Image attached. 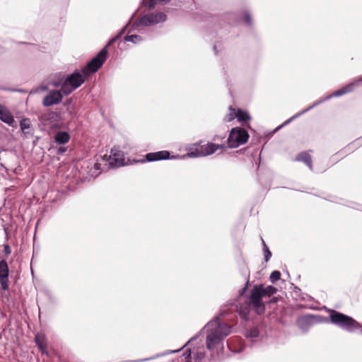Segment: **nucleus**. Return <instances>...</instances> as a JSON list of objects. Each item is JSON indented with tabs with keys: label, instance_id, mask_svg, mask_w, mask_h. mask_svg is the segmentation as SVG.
<instances>
[{
	"label": "nucleus",
	"instance_id": "1",
	"mask_svg": "<svg viewBox=\"0 0 362 362\" xmlns=\"http://www.w3.org/2000/svg\"><path fill=\"white\" fill-rule=\"evenodd\" d=\"M232 327L222 322L219 317H216L209 322L200 332H205L206 349L213 354L222 352L224 339L231 333Z\"/></svg>",
	"mask_w": 362,
	"mask_h": 362
},
{
	"label": "nucleus",
	"instance_id": "2",
	"mask_svg": "<svg viewBox=\"0 0 362 362\" xmlns=\"http://www.w3.org/2000/svg\"><path fill=\"white\" fill-rule=\"evenodd\" d=\"M361 83H362V76H361L358 78L354 80V81H352V82L345 85L341 88L334 91L332 94H329V95H327L325 98H322V99H320V100H319L317 101H315L314 103H313L311 105L308 107L306 109H305V110H302L301 112L296 114L295 115L291 117L290 119L286 120L280 127H277L276 129V130H278L280 128H281L282 127L289 124L293 119L298 118L300 115L305 114L308 111L310 110L311 109H313V107H316L317 105L324 103L325 101L331 99L332 98L339 97V96H341V95H343L344 94H346V93L352 92L356 87H358L359 86H361Z\"/></svg>",
	"mask_w": 362,
	"mask_h": 362
},
{
	"label": "nucleus",
	"instance_id": "3",
	"mask_svg": "<svg viewBox=\"0 0 362 362\" xmlns=\"http://www.w3.org/2000/svg\"><path fill=\"white\" fill-rule=\"evenodd\" d=\"M88 77L82 69L81 70H75L73 73L66 75L64 79L54 83L53 86L56 88L61 87L63 94L68 95L79 88Z\"/></svg>",
	"mask_w": 362,
	"mask_h": 362
},
{
	"label": "nucleus",
	"instance_id": "4",
	"mask_svg": "<svg viewBox=\"0 0 362 362\" xmlns=\"http://www.w3.org/2000/svg\"><path fill=\"white\" fill-rule=\"evenodd\" d=\"M126 27H124L119 33L110 40L107 45L82 69L83 71L86 73L88 76L91 74L96 72L102 66L107 57V47L115 42L122 36V35L124 33Z\"/></svg>",
	"mask_w": 362,
	"mask_h": 362
},
{
	"label": "nucleus",
	"instance_id": "5",
	"mask_svg": "<svg viewBox=\"0 0 362 362\" xmlns=\"http://www.w3.org/2000/svg\"><path fill=\"white\" fill-rule=\"evenodd\" d=\"M329 320L332 324L348 332H354L361 327V325L351 317L335 310L331 312Z\"/></svg>",
	"mask_w": 362,
	"mask_h": 362
},
{
	"label": "nucleus",
	"instance_id": "6",
	"mask_svg": "<svg viewBox=\"0 0 362 362\" xmlns=\"http://www.w3.org/2000/svg\"><path fill=\"white\" fill-rule=\"evenodd\" d=\"M167 20V16L160 11L147 13L141 16L134 23L135 29L139 32L142 31V27H149L160 23L165 22Z\"/></svg>",
	"mask_w": 362,
	"mask_h": 362
},
{
	"label": "nucleus",
	"instance_id": "7",
	"mask_svg": "<svg viewBox=\"0 0 362 362\" xmlns=\"http://www.w3.org/2000/svg\"><path fill=\"white\" fill-rule=\"evenodd\" d=\"M249 139L247 132L240 127L233 128L228 138V145L230 148H235L245 144Z\"/></svg>",
	"mask_w": 362,
	"mask_h": 362
},
{
	"label": "nucleus",
	"instance_id": "8",
	"mask_svg": "<svg viewBox=\"0 0 362 362\" xmlns=\"http://www.w3.org/2000/svg\"><path fill=\"white\" fill-rule=\"evenodd\" d=\"M263 297L264 295L262 291V285L254 286L250 291V302L249 303L252 305L257 314H262L265 310L264 305L262 300Z\"/></svg>",
	"mask_w": 362,
	"mask_h": 362
},
{
	"label": "nucleus",
	"instance_id": "9",
	"mask_svg": "<svg viewBox=\"0 0 362 362\" xmlns=\"http://www.w3.org/2000/svg\"><path fill=\"white\" fill-rule=\"evenodd\" d=\"M63 95L62 91L60 90H51L48 94L43 98L42 105L45 107H49L57 105L62 101Z\"/></svg>",
	"mask_w": 362,
	"mask_h": 362
},
{
	"label": "nucleus",
	"instance_id": "10",
	"mask_svg": "<svg viewBox=\"0 0 362 362\" xmlns=\"http://www.w3.org/2000/svg\"><path fill=\"white\" fill-rule=\"evenodd\" d=\"M109 163L112 167H120L125 165L124 153L117 147L112 148L109 156Z\"/></svg>",
	"mask_w": 362,
	"mask_h": 362
},
{
	"label": "nucleus",
	"instance_id": "11",
	"mask_svg": "<svg viewBox=\"0 0 362 362\" xmlns=\"http://www.w3.org/2000/svg\"><path fill=\"white\" fill-rule=\"evenodd\" d=\"M197 338H198V334L194 336V337H193L185 345H183L181 348H180L178 349H176V350H168V351H167L165 352L158 354H156V355H154L153 356H151V357H148V358H142V359L136 360V361H132L130 362H144V361H148L153 360V359H156V358H158L159 357L164 356H166V355H168V354H170L177 353V352L180 351L182 349H183L185 346H186L188 344H189L192 341L195 340Z\"/></svg>",
	"mask_w": 362,
	"mask_h": 362
},
{
	"label": "nucleus",
	"instance_id": "12",
	"mask_svg": "<svg viewBox=\"0 0 362 362\" xmlns=\"http://www.w3.org/2000/svg\"><path fill=\"white\" fill-rule=\"evenodd\" d=\"M202 146L204 152H202L201 155H204L205 156L214 153L218 149L223 150L226 148V146L224 144H216L210 142L206 144L202 145Z\"/></svg>",
	"mask_w": 362,
	"mask_h": 362
},
{
	"label": "nucleus",
	"instance_id": "13",
	"mask_svg": "<svg viewBox=\"0 0 362 362\" xmlns=\"http://www.w3.org/2000/svg\"><path fill=\"white\" fill-rule=\"evenodd\" d=\"M204 152L202 145L194 144L188 148V152L183 156L184 158H198L204 157L201 155Z\"/></svg>",
	"mask_w": 362,
	"mask_h": 362
},
{
	"label": "nucleus",
	"instance_id": "14",
	"mask_svg": "<svg viewBox=\"0 0 362 362\" xmlns=\"http://www.w3.org/2000/svg\"><path fill=\"white\" fill-rule=\"evenodd\" d=\"M0 120L10 126H13L15 122L10 111L5 106L1 105H0Z\"/></svg>",
	"mask_w": 362,
	"mask_h": 362
},
{
	"label": "nucleus",
	"instance_id": "15",
	"mask_svg": "<svg viewBox=\"0 0 362 362\" xmlns=\"http://www.w3.org/2000/svg\"><path fill=\"white\" fill-rule=\"evenodd\" d=\"M170 156V153L167 151H161L154 153H147L146 156V159L147 161L152 162L156 160H160L168 158Z\"/></svg>",
	"mask_w": 362,
	"mask_h": 362
},
{
	"label": "nucleus",
	"instance_id": "16",
	"mask_svg": "<svg viewBox=\"0 0 362 362\" xmlns=\"http://www.w3.org/2000/svg\"><path fill=\"white\" fill-rule=\"evenodd\" d=\"M21 129L25 136L33 135L34 129L31 128L30 121L28 118H24L20 122Z\"/></svg>",
	"mask_w": 362,
	"mask_h": 362
},
{
	"label": "nucleus",
	"instance_id": "17",
	"mask_svg": "<svg viewBox=\"0 0 362 362\" xmlns=\"http://www.w3.org/2000/svg\"><path fill=\"white\" fill-rule=\"evenodd\" d=\"M298 161H302L305 165H308V167L312 170L313 169V165H312V159L311 156L306 152L300 153L298 155V156L296 158Z\"/></svg>",
	"mask_w": 362,
	"mask_h": 362
},
{
	"label": "nucleus",
	"instance_id": "18",
	"mask_svg": "<svg viewBox=\"0 0 362 362\" xmlns=\"http://www.w3.org/2000/svg\"><path fill=\"white\" fill-rule=\"evenodd\" d=\"M194 362H203L205 358V351L203 347L200 349H194L192 351Z\"/></svg>",
	"mask_w": 362,
	"mask_h": 362
},
{
	"label": "nucleus",
	"instance_id": "19",
	"mask_svg": "<svg viewBox=\"0 0 362 362\" xmlns=\"http://www.w3.org/2000/svg\"><path fill=\"white\" fill-rule=\"evenodd\" d=\"M69 139L70 136L66 132H57L54 137L55 141L59 144H66L69 141Z\"/></svg>",
	"mask_w": 362,
	"mask_h": 362
},
{
	"label": "nucleus",
	"instance_id": "20",
	"mask_svg": "<svg viewBox=\"0 0 362 362\" xmlns=\"http://www.w3.org/2000/svg\"><path fill=\"white\" fill-rule=\"evenodd\" d=\"M250 304L249 303H245L244 305H240L238 313L240 317L243 320H247L249 317V313L250 310Z\"/></svg>",
	"mask_w": 362,
	"mask_h": 362
},
{
	"label": "nucleus",
	"instance_id": "21",
	"mask_svg": "<svg viewBox=\"0 0 362 362\" xmlns=\"http://www.w3.org/2000/svg\"><path fill=\"white\" fill-rule=\"evenodd\" d=\"M170 0H142V6L151 9L156 6L158 1H160L162 4H166Z\"/></svg>",
	"mask_w": 362,
	"mask_h": 362
},
{
	"label": "nucleus",
	"instance_id": "22",
	"mask_svg": "<svg viewBox=\"0 0 362 362\" xmlns=\"http://www.w3.org/2000/svg\"><path fill=\"white\" fill-rule=\"evenodd\" d=\"M126 42H131L134 44H139L143 41L142 37L139 35H128L124 37Z\"/></svg>",
	"mask_w": 362,
	"mask_h": 362
},
{
	"label": "nucleus",
	"instance_id": "23",
	"mask_svg": "<svg viewBox=\"0 0 362 362\" xmlns=\"http://www.w3.org/2000/svg\"><path fill=\"white\" fill-rule=\"evenodd\" d=\"M236 117L240 122H245L250 119L249 113L240 109L237 111Z\"/></svg>",
	"mask_w": 362,
	"mask_h": 362
},
{
	"label": "nucleus",
	"instance_id": "24",
	"mask_svg": "<svg viewBox=\"0 0 362 362\" xmlns=\"http://www.w3.org/2000/svg\"><path fill=\"white\" fill-rule=\"evenodd\" d=\"M8 264L5 260L0 262V277H8Z\"/></svg>",
	"mask_w": 362,
	"mask_h": 362
},
{
	"label": "nucleus",
	"instance_id": "25",
	"mask_svg": "<svg viewBox=\"0 0 362 362\" xmlns=\"http://www.w3.org/2000/svg\"><path fill=\"white\" fill-rule=\"evenodd\" d=\"M262 291L264 296H271L276 293L277 289L273 286H267V287H263L262 285Z\"/></svg>",
	"mask_w": 362,
	"mask_h": 362
},
{
	"label": "nucleus",
	"instance_id": "26",
	"mask_svg": "<svg viewBox=\"0 0 362 362\" xmlns=\"http://www.w3.org/2000/svg\"><path fill=\"white\" fill-rule=\"evenodd\" d=\"M299 325L301 329L306 332L309 327V320L307 317L301 318L299 320Z\"/></svg>",
	"mask_w": 362,
	"mask_h": 362
},
{
	"label": "nucleus",
	"instance_id": "27",
	"mask_svg": "<svg viewBox=\"0 0 362 362\" xmlns=\"http://www.w3.org/2000/svg\"><path fill=\"white\" fill-rule=\"evenodd\" d=\"M259 336V332L257 328H252L250 330H247L245 333V337L247 338H257Z\"/></svg>",
	"mask_w": 362,
	"mask_h": 362
},
{
	"label": "nucleus",
	"instance_id": "28",
	"mask_svg": "<svg viewBox=\"0 0 362 362\" xmlns=\"http://www.w3.org/2000/svg\"><path fill=\"white\" fill-rule=\"evenodd\" d=\"M262 241L263 245V250L264 253V259L266 262H268L272 257V252L269 251V247H267L263 239H262Z\"/></svg>",
	"mask_w": 362,
	"mask_h": 362
},
{
	"label": "nucleus",
	"instance_id": "29",
	"mask_svg": "<svg viewBox=\"0 0 362 362\" xmlns=\"http://www.w3.org/2000/svg\"><path fill=\"white\" fill-rule=\"evenodd\" d=\"M281 278V273L279 271H274L272 272L269 276V279L272 283H275Z\"/></svg>",
	"mask_w": 362,
	"mask_h": 362
},
{
	"label": "nucleus",
	"instance_id": "30",
	"mask_svg": "<svg viewBox=\"0 0 362 362\" xmlns=\"http://www.w3.org/2000/svg\"><path fill=\"white\" fill-rule=\"evenodd\" d=\"M35 342L38 347L42 351V353H44V349H45V346L43 343V341L41 338V337L39 334H37L35 336Z\"/></svg>",
	"mask_w": 362,
	"mask_h": 362
},
{
	"label": "nucleus",
	"instance_id": "31",
	"mask_svg": "<svg viewBox=\"0 0 362 362\" xmlns=\"http://www.w3.org/2000/svg\"><path fill=\"white\" fill-rule=\"evenodd\" d=\"M237 112H235V110L234 108L230 107V113L228 115L226 118L225 119L226 121L230 122L233 120L235 117H236Z\"/></svg>",
	"mask_w": 362,
	"mask_h": 362
},
{
	"label": "nucleus",
	"instance_id": "32",
	"mask_svg": "<svg viewBox=\"0 0 362 362\" xmlns=\"http://www.w3.org/2000/svg\"><path fill=\"white\" fill-rule=\"evenodd\" d=\"M0 284H1V288L4 290H7L8 288V277H0Z\"/></svg>",
	"mask_w": 362,
	"mask_h": 362
},
{
	"label": "nucleus",
	"instance_id": "33",
	"mask_svg": "<svg viewBox=\"0 0 362 362\" xmlns=\"http://www.w3.org/2000/svg\"><path fill=\"white\" fill-rule=\"evenodd\" d=\"M244 21L247 25L251 24V22H252L251 16L247 11H246L244 13Z\"/></svg>",
	"mask_w": 362,
	"mask_h": 362
},
{
	"label": "nucleus",
	"instance_id": "34",
	"mask_svg": "<svg viewBox=\"0 0 362 362\" xmlns=\"http://www.w3.org/2000/svg\"><path fill=\"white\" fill-rule=\"evenodd\" d=\"M4 251L6 256L9 255L11 253V247L8 245L6 244L4 245Z\"/></svg>",
	"mask_w": 362,
	"mask_h": 362
},
{
	"label": "nucleus",
	"instance_id": "35",
	"mask_svg": "<svg viewBox=\"0 0 362 362\" xmlns=\"http://www.w3.org/2000/svg\"><path fill=\"white\" fill-rule=\"evenodd\" d=\"M184 355L186 358H189L191 356V351H187Z\"/></svg>",
	"mask_w": 362,
	"mask_h": 362
},
{
	"label": "nucleus",
	"instance_id": "36",
	"mask_svg": "<svg viewBox=\"0 0 362 362\" xmlns=\"http://www.w3.org/2000/svg\"><path fill=\"white\" fill-rule=\"evenodd\" d=\"M246 290V286L241 289V294H243Z\"/></svg>",
	"mask_w": 362,
	"mask_h": 362
},
{
	"label": "nucleus",
	"instance_id": "37",
	"mask_svg": "<svg viewBox=\"0 0 362 362\" xmlns=\"http://www.w3.org/2000/svg\"><path fill=\"white\" fill-rule=\"evenodd\" d=\"M219 137L218 136H215L214 138H213V140H217L218 139Z\"/></svg>",
	"mask_w": 362,
	"mask_h": 362
},
{
	"label": "nucleus",
	"instance_id": "38",
	"mask_svg": "<svg viewBox=\"0 0 362 362\" xmlns=\"http://www.w3.org/2000/svg\"><path fill=\"white\" fill-rule=\"evenodd\" d=\"M214 49L215 53L217 54L216 47V46L214 47Z\"/></svg>",
	"mask_w": 362,
	"mask_h": 362
},
{
	"label": "nucleus",
	"instance_id": "39",
	"mask_svg": "<svg viewBox=\"0 0 362 362\" xmlns=\"http://www.w3.org/2000/svg\"><path fill=\"white\" fill-rule=\"evenodd\" d=\"M41 89H42V90H46V89H47V87H46V86H42V87H41Z\"/></svg>",
	"mask_w": 362,
	"mask_h": 362
},
{
	"label": "nucleus",
	"instance_id": "40",
	"mask_svg": "<svg viewBox=\"0 0 362 362\" xmlns=\"http://www.w3.org/2000/svg\"><path fill=\"white\" fill-rule=\"evenodd\" d=\"M59 151H62V152H64V149H62V148H60V149H59Z\"/></svg>",
	"mask_w": 362,
	"mask_h": 362
},
{
	"label": "nucleus",
	"instance_id": "41",
	"mask_svg": "<svg viewBox=\"0 0 362 362\" xmlns=\"http://www.w3.org/2000/svg\"><path fill=\"white\" fill-rule=\"evenodd\" d=\"M95 168H96L97 169L98 168V164H97V163H96V164H95Z\"/></svg>",
	"mask_w": 362,
	"mask_h": 362
},
{
	"label": "nucleus",
	"instance_id": "42",
	"mask_svg": "<svg viewBox=\"0 0 362 362\" xmlns=\"http://www.w3.org/2000/svg\"><path fill=\"white\" fill-rule=\"evenodd\" d=\"M45 117V115L42 116V119H44Z\"/></svg>",
	"mask_w": 362,
	"mask_h": 362
}]
</instances>
